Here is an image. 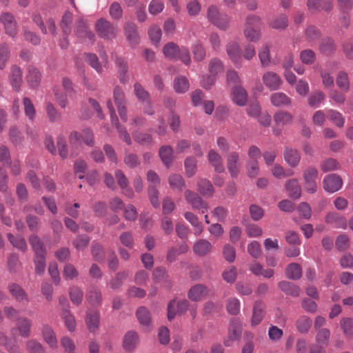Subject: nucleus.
<instances>
[{
    "label": "nucleus",
    "instance_id": "48",
    "mask_svg": "<svg viewBox=\"0 0 353 353\" xmlns=\"http://www.w3.org/2000/svg\"><path fill=\"white\" fill-rule=\"evenodd\" d=\"M46 112L50 122L54 123L61 119V114L51 102H46Z\"/></svg>",
    "mask_w": 353,
    "mask_h": 353
},
{
    "label": "nucleus",
    "instance_id": "25",
    "mask_svg": "<svg viewBox=\"0 0 353 353\" xmlns=\"http://www.w3.org/2000/svg\"><path fill=\"white\" fill-rule=\"evenodd\" d=\"M136 315L139 323L142 326L146 327H150L152 326L151 314L147 307L144 306L138 307Z\"/></svg>",
    "mask_w": 353,
    "mask_h": 353
},
{
    "label": "nucleus",
    "instance_id": "3",
    "mask_svg": "<svg viewBox=\"0 0 353 353\" xmlns=\"http://www.w3.org/2000/svg\"><path fill=\"white\" fill-rule=\"evenodd\" d=\"M95 27L98 34L103 39H112L116 37V28L104 19H99Z\"/></svg>",
    "mask_w": 353,
    "mask_h": 353
},
{
    "label": "nucleus",
    "instance_id": "50",
    "mask_svg": "<svg viewBox=\"0 0 353 353\" xmlns=\"http://www.w3.org/2000/svg\"><path fill=\"white\" fill-rule=\"evenodd\" d=\"M168 182L171 188L181 191L185 187V181L180 174H173L168 178Z\"/></svg>",
    "mask_w": 353,
    "mask_h": 353
},
{
    "label": "nucleus",
    "instance_id": "2",
    "mask_svg": "<svg viewBox=\"0 0 353 353\" xmlns=\"http://www.w3.org/2000/svg\"><path fill=\"white\" fill-rule=\"evenodd\" d=\"M107 107L110 112L112 123L117 127L120 139L123 140L128 145H131L132 140L130 134L128 132L125 127L121 126L119 124L112 102L110 100L107 101Z\"/></svg>",
    "mask_w": 353,
    "mask_h": 353
},
{
    "label": "nucleus",
    "instance_id": "54",
    "mask_svg": "<svg viewBox=\"0 0 353 353\" xmlns=\"http://www.w3.org/2000/svg\"><path fill=\"white\" fill-rule=\"evenodd\" d=\"M24 112L29 120L33 121L36 116L35 108L28 97H24L23 100Z\"/></svg>",
    "mask_w": 353,
    "mask_h": 353
},
{
    "label": "nucleus",
    "instance_id": "37",
    "mask_svg": "<svg viewBox=\"0 0 353 353\" xmlns=\"http://www.w3.org/2000/svg\"><path fill=\"white\" fill-rule=\"evenodd\" d=\"M285 275L289 279H299L302 275L301 267L296 263L289 264L285 270Z\"/></svg>",
    "mask_w": 353,
    "mask_h": 353
},
{
    "label": "nucleus",
    "instance_id": "55",
    "mask_svg": "<svg viewBox=\"0 0 353 353\" xmlns=\"http://www.w3.org/2000/svg\"><path fill=\"white\" fill-rule=\"evenodd\" d=\"M30 243L35 252V255L46 254L44 246L37 236H32L29 239Z\"/></svg>",
    "mask_w": 353,
    "mask_h": 353
},
{
    "label": "nucleus",
    "instance_id": "56",
    "mask_svg": "<svg viewBox=\"0 0 353 353\" xmlns=\"http://www.w3.org/2000/svg\"><path fill=\"white\" fill-rule=\"evenodd\" d=\"M72 21V15L69 12L67 11L63 14L61 21V27L63 30V33L64 35H68L70 33L71 30V23Z\"/></svg>",
    "mask_w": 353,
    "mask_h": 353
},
{
    "label": "nucleus",
    "instance_id": "44",
    "mask_svg": "<svg viewBox=\"0 0 353 353\" xmlns=\"http://www.w3.org/2000/svg\"><path fill=\"white\" fill-rule=\"evenodd\" d=\"M197 185L198 191L203 196H211L214 192L212 183L205 179H200Z\"/></svg>",
    "mask_w": 353,
    "mask_h": 353
},
{
    "label": "nucleus",
    "instance_id": "18",
    "mask_svg": "<svg viewBox=\"0 0 353 353\" xmlns=\"http://www.w3.org/2000/svg\"><path fill=\"white\" fill-rule=\"evenodd\" d=\"M32 321L26 316H20L17 318L16 328L21 336L28 338L31 333V327Z\"/></svg>",
    "mask_w": 353,
    "mask_h": 353
},
{
    "label": "nucleus",
    "instance_id": "36",
    "mask_svg": "<svg viewBox=\"0 0 353 353\" xmlns=\"http://www.w3.org/2000/svg\"><path fill=\"white\" fill-rule=\"evenodd\" d=\"M184 217L194 228L195 235H200L203 231V227L202 223L199 221L198 217L190 212H185Z\"/></svg>",
    "mask_w": 353,
    "mask_h": 353
},
{
    "label": "nucleus",
    "instance_id": "13",
    "mask_svg": "<svg viewBox=\"0 0 353 353\" xmlns=\"http://www.w3.org/2000/svg\"><path fill=\"white\" fill-rule=\"evenodd\" d=\"M262 80L265 87L270 90H279L282 84V79L279 75L272 71L265 72Z\"/></svg>",
    "mask_w": 353,
    "mask_h": 353
},
{
    "label": "nucleus",
    "instance_id": "62",
    "mask_svg": "<svg viewBox=\"0 0 353 353\" xmlns=\"http://www.w3.org/2000/svg\"><path fill=\"white\" fill-rule=\"evenodd\" d=\"M341 327L344 334L348 337L353 336V319L351 318H343L340 322Z\"/></svg>",
    "mask_w": 353,
    "mask_h": 353
},
{
    "label": "nucleus",
    "instance_id": "40",
    "mask_svg": "<svg viewBox=\"0 0 353 353\" xmlns=\"http://www.w3.org/2000/svg\"><path fill=\"white\" fill-rule=\"evenodd\" d=\"M159 156L163 163L169 166L173 160V150L170 145H163L159 150Z\"/></svg>",
    "mask_w": 353,
    "mask_h": 353
},
{
    "label": "nucleus",
    "instance_id": "7",
    "mask_svg": "<svg viewBox=\"0 0 353 353\" xmlns=\"http://www.w3.org/2000/svg\"><path fill=\"white\" fill-rule=\"evenodd\" d=\"M139 336L135 331L130 330L127 332L122 341V347L125 352L131 353L133 352L139 344Z\"/></svg>",
    "mask_w": 353,
    "mask_h": 353
},
{
    "label": "nucleus",
    "instance_id": "27",
    "mask_svg": "<svg viewBox=\"0 0 353 353\" xmlns=\"http://www.w3.org/2000/svg\"><path fill=\"white\" fill-rule=\"evenodd\" d=\"M125 34L132 46L134 47L139 43L137 27L135 23H128L125 27Z\"/></svg>",
    "mask_w": 353,
    "mask_h": 353
},
{
    "label": "nucleus",
    "instance_id": "58",
    "mask_svg": "<svg viewBox=\"0 0 353 353\" xmlns=\"http://www.w3.org/2000/svg\"><path fill=\"white\" fill-rule=\"evenodd\" d=\"M330 331L327 328L318 330L315 339L318 344L327 345L330 341Z\"/></svg>",
    "mask_w": 353,
    "mask_h": 353
},
{
    "label": "nucleus",
    "instance_id": "41",
    "mask_svg": "<svg viewBox=\"0 0 353 353\" xmlns=\"http://www.w3.org/2000/svg\"><path fill=\"white\" fill-rule=\"evenodd\" d=\"M245 37L252 42L258 41L261 37V32L259 28L251 26H245L243 30Z\"/></svg>",
    "mask_w": 353,
    "mask_h": 353
},
{
    "label": "nucleus",
    "instance_id": "29",
    "mask_svg": "<svg viewBox=\"0 0 353 353\" xmlns=\"http://www.w3.org/2000/svg\"><path fill=\"white\" fill-rule=\"evenodd\" d=\"M272 105L275 107L288 106L291 104L290 98L283 92H274L270 96Z\"/></svg>",
    "mask_w": 353,
    "mask_h": 353
},
{
    "label": "nucleus",
    "instance_id": "14",
    "mask_svg": "<svg viewBox=\"0 0 353 353\" xmlns=\"http://www.w3.org/2000/svg\"><path fill=\"white\" fill-rule=\"evenodd\" d=\"M343 182L341 179L336 174H328L323 179V188L326 192L333 193L342 187Z\"/></svg>",
    "mask_w": 353,
    "mask_h": 353
},
{
    "label": "nucleus",
    "instance_id": "24",
    "mask_svg": "<svg viewBox=\"0 0 353 353\" xmlns=\"http://www.w3.org/2000/svg\"><path fill=\"white\" fill-rule=\"evenodd\" d=\"M273 119L276 126L283 127L290 124L294 117L288 112L279 110L274 114Z\"/></svg>",
    "mask_w": 353,
    "mask_h": 353
},
{
    "label": "nucleus",
    "instance_id": "52",
    "mask_svg": "<svg viewBox=\"0 0 353 353\" xmlns=\"http://www.w3.org/2000/svg\"><path fill=\"white\" fill-rule=\"evenodd\" d=\"M270 26L277 30H284L288 26V17L285 14H280L270 22Z\"/></svg>",
    "mask_w": 353,
    "mask_h": 353
},
{
    "label": "nucleus",
    "instance_id": "32",
    "mask_svg": "<svg viewBox=\"0 0 353 353\" xmlns=\"http://www.w3.org/2000/svg\"><path fill=\"white\" fill-rule=\"evenodd\" d=\"M0 345L4 346L10 353H21L16 341H12L3 332H0Z\"/></svg>",
    "mask_w": 353,
    "mask_h": 353
},
{
    "label": "nucleus",
    "instance_id": "47",
    "mask_svg": "<svg viewBox=\"0 0 353 353\" xmlns=\"http://www.w3.org/2000/svg\"><path fill=\"white\" fill-rule=\"evenodd\" d=\"M185 174L188 177L195 174L197 170V161L195 158L190 157L184 162Z\"/></svg>",
    "mask_w": 353,
    "mask_h": 353
},
{
    "label": "nucleus",
    "instance_id": "15",
    "mask_svg": "<svg viewBox=\"0 0 353 353\" xmlns=\"http://www.w3.org/2000/svg\"><path fill=\"white\" fill-rule=\"evenodd\" d=\"M227 168L232 177H236L240 172L241 163L239 155L236 152H231L227 157Z\"/></svg>",
    "mask_w": 353,
    "mask_h": 353
},
{
    "label": "nucleus",
    "instance_id": "61",
    "mask_svg": "<svg viewBox=\"0 0 353 353\" xmlns=\"http://www.w3.org/2000/svg\"><path fill=\"white\" fill-rule=\"evenodd\" d=\"M128 276L129 272L128 271L118 273L115 277L111 279L110 283V288L113 290L119 288L121 286L123 281L125 280Z\"/></svg>",
    "mask_w": 353,
    "mask_h": 353
},
{
    "label": "nucleus",
    "instance_id": "59",
    "mask_svg": "<svg viewBox=\"0 0 353 353\" xmlns=\"http://www.w3.org/2000/svg\"><path fill=\"white\" fill-rule=\"evenodd\" d=\"M148 35L152 42L158 43L161 39V29L156 24L151 25L148 30Z\"/></svg>",
    "mask_w": 353,
    "mask_h": 353
},
{
    "label": "nucleus",
    "instance_id": "22",
    "mask_svg": "<svg viewBox=\"0 0 353 353\" xmlns=\"http://www.w3.org/2000/svg\"><path fill=\"white\" fill-rule=\"evenodd\" d=\"M9 81L12 88L15 91H19L23 82L22 72L20 68L17 65L11 67Z\"/></svg>",
    "mask_w": 353,
    "mask_h": 353
},
{
    "label": "nucleus",
    "instance_id": "38",
    "mask_svg": "<svg viewBox=\"0 0 353 353\" xmlns=\"http://www.w3.org/2000/svg\"><path fill=\"white\" fill-rule=\"evenodd\" d=\"M26 79L31 88L37 87L41 81L40 72L33 67H29Z\"/></svg>",
    "mask_w": 353,
    "mask_h": 353
},
{
    "label": "nucleus",
    "instance_id": "49",
    "mask_svg": "<svg viewBox=\"0 0 353 353\" xmlns=\"http://www.w3.org/2000/svg\"><path fill=\"white\" fill-rule=\"evenodd\" d=\"M69 295L71 301L75 305H79L82 302L83 292L80 288L72 286L69 289Z\"/></svg>",
    "mask_w": 353,
    "mask_h": 353
},
{
    "label": "nucleus",
    "instance_id": "8",
    "mask_svg": "<svg viewBox=\"0 0 353 353\" xmlns=\"http://www.w3.org/2000/svg\"><path fill=\"white\" fill-rule=\"evenodd\" d=\"M113 96L120 118L123 122H126L128 121L127 109L123 90L119 87H115L113 91Z\"/></svg>",
    "mask_w": 353,
    "mask_h": 353
},
{
    "label": "nucleus",
    "instance_id": "5",
    "mask_svg": "<svg viewBox=\"0 0 353 353\" xmlns=\"http://www.w3.org/2000/svg\"><path fill=\"white\" fill-rule=\"evenodd\" d=\"M83 134L77 131L72 132L70 134V142L72 145H80L83 141L86 145L92 146L94 143V134L90 128H85Z\"/></svg>",
    "mask_w": 353,
    "mask_h": 353
},
{
    "label": "nucleus",
    "instance_id": "1",
    "mask_svg": "<svg viewBox=\"0 0 353 353\" xmlns=\"http://www.w3.org/2000/svg\"><path fill=\"white\" fill-rule=\"evenodd\" d=\"M207 18L212 24L221 30H225L230 26V17L226 13L219 12L216 6L208 7Z\"/></svg>",
    "mask_w": 353,
    "mask_h": 353
},
{
    "label": "nucleus",
    "instance_id": "11",
    "mask_svg": "<svg viewBox=\"0 0 353 353\" xmlns=\"http://www.w3.org/2000/svg\"><path fill=\"white\" fill-rule=\"evenodd\" d=\"M41 333L43 341L51 349H57L58 347V340L56 334L52 327L48 324H43L41 328Z\"/></svg>",
    "mask_w": 353,
    "mask_h": 353
},
{
    "label": "nucleus",
    "instance_id": "43",
    "mask_svg": "<svg viewBox=\"0 0 353 353\" xmlns=\"http://www.w3.org/2000/svg\"><path fill=\"white\" fill-rule=\"evenodd\" d=\"M188 80L184 77H178L174 81V89L178 93H184L189 89Z\"/></svg>",
    "mask_w": 353,
    "mask_h": 353
},
{
    "label": "nucleus",
    "instance_id": "35",
    "mask_svg": "<svg viewBox=\"0 0 353 353\" xmlns=\"http://www.w3.org/2000/svg\"><path fill=\"white\" fill-rule=\"evenodd\" d=\"M115 65L119 75V79L121 83H125L128 80V63L121 58H117L115 61Z\"/></svg>",
    "mask_w": 353,
    "mask_h": 353
},
{
    "label": "nucleus",
    "instance_id": "9",
    "mask_svg": "<svg viewBox=\"0 0 353 353\" xmlns=\"http://www.w3.org/2000/svg\"><path fill=\"white\" fill-rule=\"evenodd\" d=\"M188 302L186 300H172L168 305V318L170 321L176 314H182L186 312Z\"/></svg>",
    "mask_w": 353,
    "mask_h": 353
},
{
    "label": "nucleus",
    "instance_id": "12",
    "mask_svg": "<svg viewBox=\"0 0 353 353\" xmlns=\"http://www.w3.org/2000/svg\"><path fill=\"white\" fill-rule=\"evenodd\" d=\"M228 330V339L224 341L225 346H230L233 341L240 339L242 333L241 323L239 320L231 321Z\"/></svg>",
    "mask_w": 353,
    "mask_h": 353
},
{
    "label": "nucleus",
    "instance_id": "6",
    "mask_svg": "<svg viewBox=\"0 0 353 353\" xmlns=\"http://www.w3.org/2000/svg\"><path fill=\"white\" fill-rule=\"evenodd\" d=\"M225 50L228 56L232 60L235 67L241 68L242 66V59L241 48L239 43L236 41H229L225 46Z\"/></svg>",
    "mask_w": 353,
    "mask_h": 353
},
{
    "label": "nucleus",
    "instance_id": "33",
    "mask_svg": "<svg viewBox=\"0 0 353 353\" xmlns=\"http://www.w3.org/2000/svg\"><path fill=\"white\" fill-rule=\"evenodd\" d=\"M285 188L288 192L289 196L294 199H297L301 196V188L299 184V181L292 179L287 181Z\"/></svg>",
    "mask_w": 353,
    "mask_h": 353
},
{
    "label": "nucleus",
    "instance_id": "4",
    "mask_svg": "<svg viewBox=\"0 0 353 353\" xmlns=\"http://www.w3.org/2000/svg\"><path fill=\"white\" fill-rule=\"evenodd\" d=\"M318 170L314 167H308L303 172L305 189L309 193H314L317 190L316 179Z\"/></svg>",
    "mask_w": 353,
    "mask_h": 353
},
{
    "label": "nucleus",
    "instance_id": "60",
    "mask_svg": "<svg viewBox=\"0 0 353 353\" xmlns=\"http://www.w3.org/2000/svg\"><path fill=\"white\" fill-rule=\"evenodd\" d=\"M84 57L88 63L97 72L99 73L102 72V66L99 63V59L95 54L85 53Z\"/></svg>",
    "mask_w": 353,
    "mask_h": 353
},
{
    "label": "nucleus",
    "instance_id": "26",
    "mask_svg": "<svg viewBox=\"0 0 353 353\" xmlns=\"http://www.w3.org/2000/svg\"><path fill=\"white\" fill-rule=\"evenodd\" d=\"M8 290L17 301L22 303H27L29 301L27 294L19 285L11 283L8 285Z\"/></svg>",
    "mask_w": 353,
    "mask_h": 353
},
{
    "label": "nucleus",
    "instance_id": "30",
    "mask_svg": "<svg viewBox=\"0 0 353 353\" xmlns=\"http://www.w3.org/2000/svg\"><path fill=\"white\" fill-rule=\"evenodd\" d=\"M325 221L337 228L345 229L347 227L346 219L343 216H339L335 212H330L327 214L325 217Z\"/></svg>",
    "mask_w": 353,
    "mask_h": 353
},
{
    "label": "nucleus",
    "instance_id": "63",
    "mask_svg": "<svg viewBox=\"0 0 353 353\" xmlns=\"http://www.w3.org/2000/svg\"><path fill=\"white\" fill-rule=\"evenodd\" d=\"M223 70V65L219 59L214 58L210 60L209 63V71L212 75L216 76Z\"/></svg>",
    "mask_w": 353,
    "mask_h": 353
},
{
    "label": "nucleus",
    "instance_id": "34",
    "mask_svg": "<svg viewBox=\"0 0 353 353\" xmlns=\"http://www.w3.org/2000/svg\"><path fill=\"white\" fill-rule=\"evenodd\" d=\"M212 249V244L205 239H200L195 242L193 250L195 254L200 256L207 254Z\"/></svg>",
    "mask_w": 353,
    "mask_h": 353
},
{
    "label": "nucleus",
    "instance_id": "39",
    "mask_svg": "<svg viewBox=\"0 0 353 353\" xmlns=\"http://www.w3.org/2000/svg\"><path fill=\"white\" fill-rule=\"evenodd\" d=\"M279 288L287 294L292 295L293 296H298L300 294V288L294 284L283 281L278 283Z\"/></svg>",
    "mask_w": 353,
    "mask_h": 353
},
{
    "label": "nucleus",
    "instance_id": "17",
    "mask_svg": "<svg viewBox=\"0 0 353 353\" xmlns=\"http://www.w3.org/2000/svg\"><path fill=\"white\" fill-rule=\"evenodd\" d=\"M231 96L233 102L239 106H244L247 103V91L241 85L232 88Z\"/></svg>",
    "mask_w": 353,
    "mask_h": 353
},
{
    "label": "nucleus",
    "instance_id": "64",
    "mask_svg": "<svg viewBox=\"0 0 353 353\" xmlns=\"http://www.w3.org/2000/svg\"><path fill=\"white\" fill-rule=\"evenodd\" d=\"M164 7L162 0H152L148 5V11L150 14L157 15L163 10Z\"/></svg>",
    "mask_w": 353,
    "mask_h": 353
},
{
    "label": "nucleus",
    "instance_id": "53",
    "mask_svg": "<svg viewBox=\"0 0 353 353\" xmlns=\"http://www.w3.org/2000/svg\"><path fill=\"white\" fill-rule=\"evenodd\" d=\"M179 52V48L178 46L172 42L167 43L163 48V54L170 59H177Z\"/></svg>",
    "mask_w": 353,
    "mask_h": 353
},
{
    "label": "nucleus",
    "instance_id": "20",
    "mask_svg": "<svg viewBox=\"0 0 353 353\" xmlns=\"http://www.w3.org/2000/svg\"><path fill=\"white\" fill-rule=\"evenodd\" d=\"M208 294V289L202 284L192 286L188 291V296L192 301H199L205 298Z\"/></svg>",
    "mask_w": 353,
    "mask_h": 353
},
{
    "label": "nucleus",
    "instance_id": "46",
    "mask_svg": "<svg viewBox=\"0 0 353 353\" xmlns=\"http://www.w3.org/2000/svg\"><path fill=\"white\" fill-rule=\"evenodd\" d=\"M132 134L134 141L142 145H150L153 141L151 134L148 133L134 132Z\"/></svg>",
    "mask_w": 353,
    "mask_h": 353
},
{
    "label": "nucleus",
    "instance_id": "31",
    "mask_svg": "<svg viewBox=\"0 0 353 353\" xmlns=\"http://www.w3.org/2000/svg\"><path fill=\"white\" fill-rule=\"evenodd\" d=\"M284 158L289 165L291 167H296L300 161L301 155L296 150L291 148H286L284 152Z\"/></svg>",
    "mask_w": 353,
    "mask_h": 353
},
{
    "label": "nucleus",
    "instance_id": "57",
    "mask_svg": "<svg viewBox=\"0 0 353 353\" xmlns=\"http://www.w3.org/2000/svg\"><path fill=\"white\" fill-rule=\"evenodd\" d=\"M62 317L68 330L73 332L76 327V321L70 311L68 309L64 310L62 312Z\"/></svg>",
    "mask_w": 353,
    "mask_h": 353
},
{
    "label": "nucleus",
    "instance_id": "19",
    "mask_svg": "<svg viewBox=\"0 0 353 353\" xmlns=\"http://www.w3.org/2000/svg\"><path fill=\"white\" fill-rule=\"evenodd\" d=\"M265 314V304L261 301H255L252 316L251 319V324L252 326L259 325L263 320Z\"/></svg>",
    "mask_w": 353,
    "mask_h": 353
},
{
    "label": "nucleus",
    "instance_id": "28",
    "mask_svg": "<svg viewBox=\"0 0 353 353\" xmlns=\"http://www.w3.org/2000/svg\"><path fill=\"white\" fill-rule=\"evenodd\" d=\"M332 0H307V6L308 10L313 12L320 10L321 8L328 11L332 8Z\"/></svg>",
    "mask_w": 353,
    "mask_h": 353
},
{
    "label": "nucleus",
    "instance_id": "51",
    "mask_svg": "<svg viewBox=\"0 0 353 353\" xmlns=\"http://www.w3.org/2000/svg\"><path fill=\"white\" fill-rule=\"evenodd\" d=\"M326 116L328 119L332 121L336 126L342 127L344 125L345 119L339 112L334 110H328Z\"/></svg>",
    "mask_w": 353,
    "mask_h": 353
},
{
    "label": "nucleus",
    "instance_id": "10",
    "mask_svg": "<svg viewBox=\"0 0 353 353\" xmlns=\"http://www.w3.org/2000/svg\"><path fill=\"white\" fill-rule=\"evenodd\" d=\"M185 198L192 208L200 210L202 213H205L208 210V204L196 192L186 190L185 191Z\"/></svg>",
    "mask_w": 353,
    "mask_h": 353
},
{
    "label": "nucleus",
    "instance_id": "21",
    "mask_svg": "<svg viewBox=\"0 0 353 353\" xmlns=\"http://www.w3.org/2000/svg\"><path fill=\"white\" fill-rule=\"evenodd\" d=\"M207 158L209 163L214 167L216 172L221 173L224 172L225 168L222 157L218 152L214 150H210L207 154Z\"/></svg>",
    "mask_w": 353,
    "mask_h": 353
},
{
    "label": "nucleus",
    "instance_id": "42",
    "mask_svg": "<svg viewBox=\"0 0 353 353\" xmlns=\"http://www.w3.org/2000/svg\"><path fill=\"white\" fill-rule=\"evenodd\" d=\"M8 239L10 243L17 249L21 251H26L27 249V244L25 239L21 236H14L11 233L7 234Z\"/></svg>",
    "mask_w": 353,
    "mask_h": 353
},
{
    "label": "nucleus",
    "instance_id": "45",
    "mask_svg": "<svg viewBox=\"0 0 353 353\" xmlns=\"http://www.w3.org/2000/svg\"><path fill=\"white\" fill-rule=\"evenodd\" d=\"M312 325V320L307 316H300L296 323L297 330L303 334L307 333Z\"/></svg>",
    "mask_w": 353,
    "mask_h": 353
},
{
    "label": "nucleus",
    "instance_id": "16",
    "mask_svg": "<svg viewBox=\"0 0 353 353\" xmlns=\"http://www.w3.org/2000/svg\"><path fill=\"white\" fill-rule=\"evenodd\" d=\"M75 33L84 42L92 43L94 39V33L88 29L82 19L77 22Z\"/></svg>",
    "mask_w": 353,
    "mask_h": 353
},
{
    "label": "nucleus",
    "instance_id": "23",
    "mask_svg": "<svg viewBox=\"0 0 353 353\" xmlns=\"http://www.w3.org/2000/svg\"><path fill=\"white\" fill-rule=\"evenodd\" d=\"M100 314L97 310L87 312L85 323L91 332H96L99 327Z\"/></svg>",
    "mask_w": 353,
    "mask_h": 353
}]
</instances>
